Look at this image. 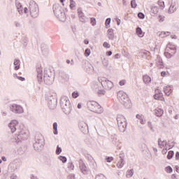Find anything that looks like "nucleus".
I'll return each mask as SVG.
<instances>
[{
  "mask_svg": "<svg viewBox=\"0 0 179 179\" xmlns=\"http://www.w3.org/2000/svg\"><path fill=\"white\" fill-rule=\"evenodd\" d=\"M78 15H81L82 13H83V12H82V10H78Z\"/></svg>",
  "mask_w": 179,
  "mask_h": 179,
  "instance_id": "6e6d98bb",
  "label": "nucleus"
},
{
  "mask_svg": "<svg viewBox=\"0 0 179 179\" xmlns=\"http://www.w3.org/2000/svg\"><path fill=\"white\" fill-rule=\"evenodd\" d=\"M106 55L108 56V57H110V55H113V52H111V51H108V52H106Z\"/></svg>",
  "mask_w": 179,
  "mask_h": 179,
  "instance_id": "de8ad7c7",
  "label": "nucleus"
},
{
  "mask_svg": "<svg viewBox=\"0 0 179 179\" xmlns=\"http://www.w3.org/2000/svg\"><path fill=\"white\" fill-rule=\"evenodd\" d=\"M131 8H136L137 4L135 0H132L131 2Z\"/></svg>",
  "mask_w": 179,
  "mask_h": 179,
  "instance_id": "ea45409f",
  "label": "nucleus"
},
{
  "mask_svg": "<svg viewBox=\"0 0 179 179\" xmlns=\"http://www.w3.org/2000/svg\"><path fill=\"white\" fill-rule=\"evenodd\" d=\"M171 38L173 40H177V36L176 35H171Z\"/></svg>",
  "mask_w": 179,
  "mask_h": 179,
  "instance_id": "603ef678",
  "label": "nucleus"
},
{
  "mask_svg": "<svg viewBox=\"0 0 179 179\" xmlns=\"http://www.w3.org/2000/svg\"><path fill=\"white\" fill-rule=\"evenodd\" d=\"M159 12V8L157 6H153L151 8V13H153V15H157Z\"/></svg>",
  "mask_w": 179,
  "mask_h": 179,
  "instance_id": "aec40b11",
  "label": "nucleus"
},
{
  "mask_svg": "<svg viewBox=\"0 0 179 179\" xmlns=\"http://www.w3.org/2000/svg\"><path fill=\"white\" fill-rule=\"evenodd\" d=\"M164 92L166 96H170L171 93H173V87L171 86H166L164 88Z\"/></svg>",
  "mask_w": 179,
  "mask_h": 179,
  "instance_id": "f8f14e48",
  "label": "nucleus"
},
{
  "mask_svg": "<svg viewBox=\"0 0 179 179\" xmlns=\"http://www.w3.org/2000/svg\"><path fill=\"white\" fill-rule=\"evenodd\" d=\"M80 22H82L83 23H85V22H86V16H83V17H80Z\"/></svg>",
  "mask_w": 179,
  "mask_h": 179,
  "instance_id": "37998d69",
  "label": "nucleus"
},
{
  "mask_svg": "<svg viewBox=\"0 0 179 179\" xmlns=\"http://www.w3.org/2000/svg\"><path fill=\"white\" fill-rule=\"evenodd\" d=\"M11 111H13V113H17V114H20L22 113H23V108H22V106H17L16 104L12 105L10 107Z\"/></svg>",
  "mask_w": 179,
  "mask_h": 179,
  "instance_id": "1a4fd4ad",
  "label": "nucleus"
},
{
  "mask_svg": "<svg viewBox=\"0 0 179 179\" xmlns=\"http://www.w3.org/2000/svg\"><path fill=\"white\" fill-rule=\"evenodd\" d=\"M173 8H174V6H171L170 8H169V10H171V9H173Z\"/></svg>",
  "mask_w": 179,
  "mask_h": 179,
  "instance_id": "774afa93",
  "label": "nucleus"
},
{
  "mask_svg": "<svg viewBox=\"0 0 179 179\" xmlns=\"http://www.w3.org/2000/svg\"><path fill=\"white\" fill-rule=\"evenodd\" d=\"M108 36L110 40L114 38V30L113 29H109L108 30Z\"/></svg>",
  "mask_w": 179,
  "mask_h": 179,
  "instance_id": "2eb2a0df",
  "label": "nucleus"
},
{
  "mask_svg": "<svg viewBox=\"0 0 179 179\" xmlns=\"http://www.w3.org/2000/svg\"><path fill=\"white\" fill-rule=\"evenodd\" d=\"M110 23H111V18H108L106 20V22H105V24H106V27L107 28H108L110 27Z\"/></svg>",
  "mask_w": 179,
  "mask_h": 179,
  "instance_id": "c756f323",
  "label": "nucleus"
},
{
  "mask_svg": "<svg viewBox=\"0 0 179 179\" xmlns=\"http://www.w3.org/2000/svg\"><path fill=\"white\" fill-rule=\"evenodd\" d=\"M14 65L15 66V70L17 71V69H19V68H20V61L17 60V59H15L14 60Z\"/></svg>",
  "mask_w": 179,
  "mask_h": 179,
  "instance_id": "6ab92c4d",
  "label": "nucleus"
},
{
  "mask_svg": "<svg viewBox=\"0 0 179 179\" xmlns=\"http://www.w3.org/2000/svg\"><path fill=\"white\" fill-rule=\"evenodd\" d=\"M97 93L99 96H104L106 94V91H104V90H98Z\"/></svg>",
  "mask_w": 179,
  "mask_h": 179,
  "instance_id": "cd10ccee",
  "label": "nucleus"
},
{
  "mask_svg": "<svg viewBox=\"0 0 179 179\" xmlns=\"http://www.w3.org/2000/svg\"><path fill=\"white\" fill-rule=\"evenodd\" d=\"M167 75V73H166V71H162L161 73V76H162L163 78H164V76H166Z\"/></svg>",
  "mask_w": 179,
  "mask_h": 179,
  "instance_id": "3c124183",
  "label": "nucleus"
},
{
  "mask_svg": "<svg viewBox=\"0 0 179 179\" xmlns=\"http://www.w3.org/2000/svg\"><path fill=\"white\" fill-rule=\"evenodd\" d=\"M158 19L159 22H164V16L163 15H159Z\"/></svg>",
  "mask_w": 179,
  "mask_h": 179,
  "instance_id": "c03bdc74",
  "label": "nucleus"
},
{
  "mask_svg": "<svg viewBox=\"0 0 179 179\" xmlns=\"http://www.w3.org/2000/svg\"><path fill=\"white\" fill-rule=\"evenodd\" d=\"M16 78H17V79L19 80H21V82H23V81H24V78H23V77H20V76H16Z\"/></svg>",
  "mask_w": 179,
  "mask_h": 179,
  "instance_id": "49530a36",
  "label": "nucleus"
},
{
  "mask_svg": "<svg viewBox=\"0 0 179 179\" xmlns=\"http://www.w3.org/2000/svg\"><path fill=\"white\" fill-rule=\"evenodd\" d=\"M117 162L116 163V166L118 169H122L124 167V157L120 156L119 158L117 159Z\"/></svg>",
  "mask_w": 179,
  "mask_h": 179,
  "instance_id": "9d476101",
  "label": "nucleus"
},
{
  "mask_svg": "<svg viewBox=\"0 0 179 179\" xmlns=\"http://www.w3.org/2000/svg\"><path fill=\"white\" fill-rule=\"evenodd\" d=\"M78 108H82V105L80 103L78 104Z\"/></svg>",
  "mask_w": 179,
  "mask_h": 179,
  "instance_id": "0e129e2a",
  "label": "nucleus"
},
{
  "mask_svg": "<svg viewBox=\"0 0 179 179\" xmlns=\"http://www.w3.org/2000/svg\"><path fill=\"white\" fill-rule=\"evenodd\" d=\"M37 143H43L44 142V137L42 135H38L36 136Z\"/></svg>",
  "mask_w": 179,
  "mask_h": 179,
  "instance_id": "dca6fc26",
  "label": "nucleus"
},
{
  "mask_svg": "<svg viewBox=\"0 0 179 179\" xmlns=\"http://www.w3.org/2000/svg\"><path fill=\"white\" fill-rule=\"evenodd\" d=\"M154 99L155 100H159V101H164V96L163 95V92L159 90H156Z\"/></svg>",
  "mask_w": 179,
  "mask_h": 179,
  "instance_id": "6e6552de",
  "label": "nucleus"
},
{
  "mask_svg": "<svg viewBox=\"0 0 179 179\" xmlns=\"http://www.w3.org/2000/svg\"><path fill=\"white\" fill-rule=\"evenodd\" d=\"M29 9L31 13V16H32V17H37V16H38V5H37L36 2H34V1H31L29 2Z\"/></svg>",
  "mask_w": 179,
  "mask_h": 179,
  "instance_id": "7ed1b4c3",
  "label": "nucleus"
},
{
  "mask_svg": "<svg viewBox=\"0 0 179 179\" xmlns=\"http://www.w3.org/2000/svg\"><path fill=\"white\" fill-rule=\"evenodd\" d=\"M65 0H60V2H61V3H62V6H64V5H65L64 3V1Z\"/></svg>",
  "mask_w": 179,
  "mask_h": 179,
  "instance_id": "69168bd1",
  "label": "nucleus"
},
{
  "mask_svg": "<svg viewBox=\"0 0 179 179\" xmlns=\"http://www.w3.org/2000/svg\"><path fill=\"white\" fill-rule=\"evenodd\" d=\"M155 115H156V117H162V115H163V114H164V110H163V109L159 108H157L155 110H154Z\"/></svg>",
  "mask_w": 179,
  "mask_h": 179,
  "instance_id": "ddd939ff",
  "label": "nucleus"
},
{
  "mask_svg": "<svg viewBox=\"0 0 179 179\" xmlns=\"http://www.w3.org/2000/svg\"><path fill=\"white\" fill-rule=\"evenodd\" d=\"M72 97L73 99H78V97H79V93L78 92H73L72 93Z\"/></svg>",
  "mask_w": 179,
  "mask_h": 179,
  "instance_id": "7c9ffc66",
  "label": "nucleus"
},
{
  "mask_svg": "<svg viewBox=\"0 0 179 179\" xmlns=\"http://www.w3.org/2000/svg\"><path fill=\"white\" fill-rule=\"evenodd\" d=\"M17 120H12L9 124L10 129L11 130V132H15L16 131V127H17Z\"/></svg>",
  "mask_w": 179,
  "mask_h": 179,
  "instance_id": "9b49d317",
  "label": "nucleus"
},
{
  "mask_svg": "<svg viewBox=\"0 0 179 179\" xmlns=\"http://www.w3.org/2000/svg\"><path fill=\"white\" fill-rule=\"evenodd\" d=\"M78 16H79V18H80V17H82L85 16V15L83 13L80 14Z\"/></svg>",
  "mask_w": 179,
  "mask_h": 179,
  "instance_id": "e2e57ef3",
  "label": "nucleus"
},
{
  "mask_svg": "<svg viewBox=\"0 0 179 179\" xmlns=\"http://www.w3.org/2000/svg\"><path fill=\"white\" fill-rule=\"evenodd\" d=\"M148 126H149V127H152V122H148Z\"/></svg>",
  "mask_w": 179,
  "mask_h": 179,
  "instance_id": "338daca9",
  "label": "nucleus"
},
{
  "mask_svg": "<svg viewBox=\"0 0 179 179\" xmlns=\"http://www.w3.org/2000/svg\"><path fill=\"white\" fill-rule=\"evenodd\" d=\"M68 169H69L70 170H73V169H75V166H73V164H72V162L68 163Z\"/></svg>",
  "mask_w": 179,
  "mask_h": 179,
  "instance_id": "c9c22d12",
  "label": "nucleus"
},
{
  "mask_svg": "<svg viewBox=\"0 0 179 179\" xmlns=\"http://www.w3.org/2000/svg\"><path fill=\"white\" fill-rule=\"evenodd\" d=\"M140 121H141V122H140L141 124H144L145 122V120H143V119L141 120Z\"/></svg>",
  "mask_w": 179,
  "mask_h": 179,
  "instance_id": "4d7b16f0",
  "label": "nucleus"
},
{
  "mask_svg": "<svg viewBox=\"0 0 179 179\" xmlns=\"http://www.w3.org/2000/svg\"><path fill=\"white\" fill-rule=\"evenodd\" d=\"M117 124L119 129L120 131H125V128H127V120L125 117L119 115L117 118Z\"/></svg>",
  "mask_w": 179,
  "mask_h": 179,
  "instance_id": "423d86ee",
  "label": "nucleus"
},
{
  "mask_svg": "<svg viewBox=\"0 0 179 179\" xmlns=\"http://www.w3.org/2000/svg\"><path fill=\"white\" fill-rule=\"evenodd\" d=\"M117 98L119 101L123 104V106H128L129 104V98L127 93L120 91L117 93Z\"/></svg>",
  "mask_w": 179,
  "mask_h": 179,
  "instance_id": "20e7f679",
  "label": "nucleus"
},
{
  "mask_svg": "<svg viewBox=\"0 0 179 179\" xmlns=\"http://www.w3.org/2000/svg\"><path fill=\"white\" fill-rule=\"evenodd\" d=\"M95 179H107V178L104 175L100 174L97 175Z\"/></svg>",
  "mask_w": 179,
  "mask_h": 179,
  "instance_id": "2f4dec72",
  "label": "nucleus"
},
{
  "mask_svg": "<svg viewBox=\"0 0 179 179\" xmlns=\"http://www.w3.org/2000/svg\"><path fill=\"white\" fill-rule=\"evenodd\" d=\"M90 24H92V26H96V24H97V22L96 21V18L91 17L90 18Z\"/></svg>",
  "mask_w": 179,
  "mask_h": 179,
  "instance_id": "a878e982",
  "label": "nucleus"
},
{
  "mask_svg": "<svg viewBox=\"0 0 179 179\" xmlns=\"http://www.w3.org/2000/svg\"><path fill=\"white\" fill-rule=\"evenodd\" d=\"M176 160H179V152H177L176 154Z\"/></svg>",
  "mask_w": 179,
  "mask_h": 179,
  "instance_id": "864d4df0",
  "label": "nucleus"
},
{
  "mask_svg": "<svg viewBox=\"0 0 179 179\" xmlns=\"http://www.w3.org/2000/svg\"><path fill=\"white\" fill-rule=\"evenodd\" d=\"M58 124H57V122H55L53 124V129H55L54 131V134L55 135H58Z\"/></svg>",
  "mask_w": 179,
  "mask_h": 179,
  "instance_id": "4be33fe9",
  "label": "nucleus"
},
{
  "mask_svg": "<svg viewBox=\"0 0 179 179\" xmlns=\"http://www.w3.org/2000/svg\"><path fill=\"white\" fill-rule=\"evenodd\" d=\"M162 153L163 155H166V153H167V150H163Z\"/></svg>",
  "mask_w": 179,
  "mask_h": 179,
  "instance_id": "13d9d810",
  "label": "nucleus"
},
{
  "mask_svg": "<svg viewBox=\"0 0 179 179\" xmlns=\"http://www.w3.org/2000/svg\"><path fill=\"white\" fill-rule=\"evenodd\" d=\"M134 176V170L133 169H131L129 171H127V177L128 178L132 177Z\"/></svg>",
  "mask_w": 179,
  "mask_h": 179,
  "instance_id": "393cba45",
  "label": "nucleus"
},
{
  "mask_svg": "<svg viewBox=\"0 0 179 179\" xmlns=\"http://www.w3.org/2000/svg\"><path fill=\"white\" fill-rule=\"evenodd\" d=\"M165 171L166 173H173V169L171 166H167L165 168Z\"/></svg>",
  "mask_w": 179,
  "mask_h": 179,
  "instance_id": "f704fd0d",
  "label": "nucleus"
},
{
  "mask_svg": "<svg viewBox=\"0 0 179 179\" xmlns=\"http://www.w3.org/2000/svg\"><path fill=\"white\" fill-rule=\"evenodd\" d=\"M80 169L83 174H86L87 173V167L84 163L80 164Z\"/></svg>",
  "mask_w": 179,
  "mask_h": 179,
  "instance_id": "4468645a",
  "label": "nucleus"
},
{
  "mask_svg": "<svg viewBox=\"0 0 179 179\" xmlns=\"http://www.w3.org/2000/svg\"><path fill=\"white\" fill-rule=\"evenodd\" d=\"M104 48H110L111 47V45L108 43V42H104L103 44Z\"/></svg>",
  "mask_w": 179,
  "mask_h": 179,
  "instance_id": "4c0bfd02",
  "label": "nucleus"
},
{
  "mask_svg": "<svg viewBox=\"0 0 179 179\" xmlns=\"http://www.w3.org/2000/svg\"><path fill=\"white\" fill-rule=\"evenodd\" d=\"M173 156H174V151L170 150L168 152L167 159L170 160L171 159H173Z\"/></svg>",
  "mask_w": 179,
  "mask_h": 179,
  "instance_id": "5701e85b",
  "label": "nucleus"
},
{
  "mask_svg": "<svg viewBox=\"0 0 179 179\" xmlns=\"http://www.w3.org/2000/svg\"><path fill=\"white\" fill-rule=\"evenodd\" d=\"M62 152V149L59 148V145H57V150H56V155H61Z\"/></svg>",
  "mask_w": 179,
  "mask_h": 179,
  "instance_id": "72a5a7b5",
  "label": "nucleus"
},
{
  "mask_svg": "<svg viewBox=\"0 0 179 179\" xmlns=\"http://www.w3.org/2000/svg\"><path fill=\"white\" fill-rule=\"evenodd\" d=\"M107 163H111V162H113V160H114V157H108L106 159Z\"/></svg>",
  "mask_w": 179,
  "mask_h": 179,
  "instance_id": "58836bf2",
  "label": "nucleus"
},
{
  "mask_svg": "<svg viewBox=\"0 0 179 179\" xmlns=\"http://www.w3.org/2000/svg\"><path fill=\"white\" fill-rule=\"evenodd\" d=\"M120 57H121V55H120V54H116V55H115V56H114V57H115V59H118V58H120Z\"/></svg>",
  "mask_w": 179,
  "mask_h": 179,
  "instance_id": "8fccbe9b",
  "label": "nucleus"
},
{
  "mask_svg": "<svg viewBox=\"0 0 179 179\" xmlns=\"http://www.w3.org/2000/svg\"><path fill=\"white\" fill-rule=\"evenodd\" d=\"M27 10H28L27 8L25 7V8H24V12L25 13H27Z\"/></svg>",
  "mask_w": 179,
  "mask_h": 179,
  "instance_id": "bf43d9fd",
  "label": "nucleus"
},
{
  "mask_svg": "<svg viewBox=\"0 0 179 179\" xmlns=\"http://www.w3.org/2000/svg\"><path fill=\"white\" fill-rule=\"evenodd\" d=\"M158 144H159V146L161 148H164V145H166V141H162V140H159L158 141Z\"/></svg>",
  "mask_w": 179,
  "mask_h": 179,
  "instance_id": "bb28decb",
  "label": "nucleus"
},
{
  "mask_svg": "<svg viewBox=\"0 0 179 179\" xmlns=\"http://www.w3.org/2000/svg\"><path fill=\"white\" fill-rule=\"evenodd\" d=\"M125 83H126L125 80H122L121 81H120L119 83L120 86H124V85H125Z\"/></svg>",
  "mask_w": 179,
  "mask_h": 179,
  "instance_id": "a18cd8bd",
  "label": "nucleus"
},
{
  "mask_svg": "<svg viewBox=\"0 0 179 179\" xmlns=\"http://www.w3.org/2000/svg\"><path fill=\"white\" fill-rule=\"evenodd\" d=\"M143 82L144 83H150V82H152V78H150V77L149 76H144L143 77Z\"/></svg>",
  "mask_w": 179,
  "mask_h": 179,
  "instance_id": "f3484780",
  "label": "nucleus"
},
{
  "mask_svg": "<svg viewBox=\"0 0 179 179\" xmlns=\"http://www.w3.org/2000/svg\"><path fill=\"white\" fill-rule=\"evenodd\" d=\"M38 79H43V70L41 68L37 69Z\"/></svg>",
  "mask_w": 179,
  "mask_h": 179,
  "instance_id": "412c9836",
  "label": "nucleus"
},
{
  "mask_svg": "<svg viewBox=\"0 0 179 179\" xmlns=\"http://www.w3.org/2000/svg\"><path fill=\"white\" fill-rule=\"evenodd\" d=\"M99 82H101V85L106 90H110L113 89V82L106 79L104 77H99L98 78Z\"/></svg>",
  "mask_w": 179,
  "mask_h": 179,
  "instance_id": "39448f33",
  "label": "nucleus"
},
{
  "mask_svg": "<svg viewBox=\"0 0 179 179\" xmlns=\"http://www.w3.org/2000/svg\"><path fill=\"white\" fill-rule=\"evenodd\" d=\"M158 5L160 8H164V1L162 0L158 1Z\"/></svg>",
  "mask_w": 179,
  "mask_h": 179,
  "instance_id": "e433bc0d",
  "label": "nucleus"
},
{
  "mask_svg": "<svg viewBox=\"0 0 179 179\" xmlns=\"http://www.w3.org/2000/svg\"><path fill=\"white\" fill-rule=\"evenodd\" d=\"M138 17H139V19H145V15L142 13H139L138 14Z\"/></svg>",
  "mask_w": 179,
  "mask_h": 179,
  "instance_id": "79ce46f5",
  "label": "nucleus"
},
{
  "mask_svg": "<svg viewBox=\"0 0 179 179\" xmlns=\"http://www.w3.org/2000/svg\"><path fill=\"white\" fill-rule=\"evenodd\" d=\"M136 34L138 36V37H143L144 34L143 31H142V29H141V27H138L136 29Z\"/></svg>",
  "mask_w": 179,
  "mask_h": 179,
  "instance_id": "a211bd4d",
  "label": "nucleus"
},
{
  "mask_svg": "<svg viewBox=\"0 0 179 179\" xmlns=\"http://www.w3.org/2000/svg\"><path fill=\"white\" fill-rule=\"evenodd\" d=\"M87 106L90 111H92V113H96V114H101L104 111L103 107L94 101H88Z\"/></svg>",
  "mask_w": 179,
  "mask_h": 179,
  "instance_id": "f257e3e1",
  "label": "nucleus"
},
{
  "mask_svg": "<svg viewBox=\"0 0 179 179\" xmlns=\"http://www.w3.org/2000/svg\"><path fill=\"white\" fill-rule=\"evenodd\" d=\"M59 159L62 162V163H66V157L64 156H59Z\"/></svg>",
  "mask_w": 179,
  "mask_h": 179,
  "instance_id": "473e14b6",
  "label": "nucleus"
},
{
  "mask_svg": "<svg viewBox=\"0 0 179 179\" xmlns=\"http://www.w3.org/2000/svg\"><path fill=\"white\" fill-rule=\"evenodd\" d=\"M1 159H2L3 162H6V157H2Z\"/></svg>",
  "mask_w": 179,
  "mask_h": 179,
  "instance_id": "052dcab7",
  "label": "nucleus"
},
{
  "mask_svg": "<svg viewBox=\"0 0 179 179\" xmlns=\"http://www.w3.org/2000/svg\"><path fill=\"white\" fill-rule=\"evenodd\" d=\"M176 52H177V48L176 47V45L169 43L166 48L164 55L166 58H171Z\"/></svg>",
  "mask_w": 179,
  "mask_h": 179,
  "instance_id": "f03ea898",
  "label": "nucleus"
},
{
  "mask_svg": "<svg viewBox=\"0 0 179 179\" xmlns=\"http://www.w3.org/2000/svg\"><path fill=\"white\" fill-rule=\"evenodd\" d=\"M84 43H85V44H89V41L88 40H85Z\"/></svg>",
  "mask_w": 179,
  "mask_h": 179,
  "instance_id": "680f3d73",
  "label": "nucleus"
},
{
  "mask_svg": "<svg viewBox=\"0 0 179 179\" xmlns=\"http://www.w3.org/2000/svg\"><path fill=\"white\" fill-rule=\"evenodd\" d=\"M29 137V131L26 129L24 127H20L18 131V139L24 140L27 139Z\"/></svg>",
  "mask_w": 179,
  "mask_h": 179,
  "instance_id": "0eeeda50",
  "label": "nucleus"
},
{
  "mask_svg": "<svg viewBox=\"0 0 179 179\" xmlns=\"http://www.w3.org/2000/svg\"><path fill=\"white\" fill-rule=\"evenodd\" d=\"M76 6V3L73 0H70V8L71 9H75Z\"/></svg>",
  "mask_w": 179,
  "mask_h": 179,
  "instance_id": "b1692460",
  "label": "nucleus"
},
{
  "mask_svg": "<svg viewBox=\"0 0 179 179\" xmlns=\"http://www.w3.org/2000/svg\"><path fill=\"white\" fill-rule=\"evenodd\" d=\"M117 26H120V24H121V20L117 19Z\"/></svg>",
  "mask_w": 179,
  "mask_h": 179,
  "instance_id": "5fc2aeb1",
  "label": "nucleus"
},
{
  "mask_svg": "<svg viewBox=\"0 0 179 179\" xmlns=\"http://www.w3.org/2000/svg\"><path fill=\"white\" fill-rule=\"evenodd\" d=\"M67 179H75V176H73V175H69V176L67 177Z\"/></svg>",
  "mask_w": 179,
  "mask_h": 179,
  "instance_id": "09e8293b",
  "label": "nucleus"
},
{
  "mask_svg": "<svg viewBox=\"0 0 179 179\" xmlns=\"http://www.w3.org/2000/svg\"><path fill=\"white\" fill-rule=\"evenodd\" d=\"M91 52H92L90 51V49H89V48L86 49L84 52L85 57H89V55H90Z\"/></svg>",
  "mask_w": 179,
  "mask_h": 179,
  "instance_id": "c85d7f7f",
  "label": "nucleus"
},
{
  "mask_svg": "<svg viewBox=\"0 0 179 179\" xmlns=\"http://www.w3.org/2000/svg\"><path fill=\"white\" fill-rule=\"evenodd\" d=\"M136 118L138 119V120H143V118H144V116H143V115H141V114H138V115H136Z\"/></svg>",
  "mask_w": 179,
  "mask_h": 179,
  "instance_id": "a19ab883",
  "label": "nucleus"
}]
</instances>
